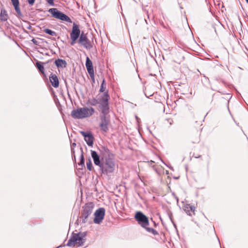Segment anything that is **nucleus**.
<instances>
[{"label":"nucleus","mask_w":248,"mask_h":248,"mask_svg":"<svg viewBox=\"0 0 248 248\" xmlns=\"http://www.w3.org/2000/svg\"><path fill=\"white\" fill-rule=\"evenodd\" d=\"M98 154L96 151L91 150V156L95 165L99 167L102 173L108 174L112 173L115 169V163L112 157L113 155L110 150L105 146L101 147Z\"/></svg>","instance_id":"1"},{"label":"nucleus","mask_w":248,"mask_h":248,"mask_svg":"<svg viewBox=\"0 0 248 248\" xmlns=\"http://www.w3.org/2000/svg\"><path fill=\"white\" fill-rule=\"evenodd\" d=\"M94 113V109L92 107L80 108L73 109L71 113L72 118L76 119H82L92 116Z\"/></svg>","instance_id":"2"},{"label":"nucleus","mask_w":248,"mask_h":248,"mask_svg":"<svg viewBox=\"0 0 248 248\" xmlns=\"http://www.w3.org/2000/svg\"><path fill=\"white\" fill-rule=\"evenodd\" d=\"M86 235L85 232L73 233L68 241L67 245L70 247L75 246L76 244H78V247L82 246L85 241Z\"/></svg>","instance_id":"3"},{"label":"nucleus","mask_w":248,"mask_h":248,"mask_svg":"<svg viewBox=\"0 0 248 248\" xmlns=\"http://www.w3.org/2000/svg\"><path fill=\"white\" fill-rule=\"evenodd\" d=\"M109 95L108 92H105L99 99V108L101 109V115H107L109 113Z\"/></svg>","instance_id":"4"},{"label":"nucleus","mask_w":248,"mask_h":248,"mask_svg":"<svg viewBox=\"0 0 248 248\" xmlns=\"http://www.w3.org/2000/svg\"><path fill=\"white\" fill-rule=\"evenodd\" d=\"M48 12L52 15L53 17L57 19L66 21L68 23L72 22L71 19L68 16L60 11H59L57 8H50L48 10Z\"/></svg>","instance_id":"5"},{"label":"nucleus","mask_w":248,"mask_h":248,"mask_svg":"<svg viewBox=\"0 0 248 248\" xmlns=\"http://www.w3.org/2000/svg\"><path fill=\"white\" fill-rule=\"evenodd\" d=\"M94 208V204L93 202H88L85 204L83 207V212L81 214L80 218L82 219V222L85 223L87 222V219L93 212Z\"/></svg>","instance_id":"6"},{"label":"nucleus","mask_w":248,"mask_h":248,"mask_svg":"<svg viewBox=\"0 0 248 248\" xmlns=\"http://www.w3.org/2000/svg\"><path fill=\"white\" fill-rule=\"evenodd\" d=\"M135 218L142 227H145L149 224L148 217L140 211L136 212Z\"/></svg>","instance_id":"7"},{"label":"nucleus","mask_w":248,"mask_h":248,"mask_svg":"<svg viewBox=\"0 0 248 248\" xmlns=\"http://www.w3.org/2000/svg\"><path fill=\"white\" fill-rule=\"evenodd\" d=\"M80 34V30L79 28V25L74 23L72 31L70 34L71 39V42L70 43L71 45L73 46L75 44L76 41L78 38H79Z\"/></svg>","instance_id":"8"},{"label":"nucleus","mask_w":248,"mask_h":248,"mask_svg":"<svg viewBox=\"0 0 248 248\" xmlns=\"http://www.w3.org/2000/svg\"><path fill=\"white\" fill-rule=\"evenodd\" d=\"M101 122L99 124L100 129L104 132H108L109 128L108 125L110 123V120L107 115H100Z\"/></svg>","instance_id":"9"},{"label":"nucleus","mask_w":248,"mask_h":248,"mask_svg":"<svg viewBox=\"0 0 248 248\" xmlns=\"http://www.w3.org/2000/svg\"><path fill=\"white\" fill-rule=\"evenodd\" d=\"M78 43L87 49H90L93 47L92 43L87 38L86 34L83 32L80 35Z\"/></svg>","instance_id":"10"},{"label":"nucleus","mask_w":248,"mask_h":248,"mask_svg":"<svg viewBox=\"0 0 248 248\" xmlns=\"http://www.w3.org/2000/svg\"><path fill=\"white\" fill-rule=\"evenodd\" d=\"M105 210L104 208H99L95 212L93 221L94 223L100 224L104 219Z\"/></svg>","instance_id":"11"},{"label":"nucleus","mask_w":248,"mask_h":248,"mask_svg":"<svg viewBox=\"0 0 248 248\" xmlns=\"http://www.w3.org/2000/svg\"><path fill=\"white\" fill-rule=\"evenodd\" d=\"M81 134L84 137V140L89 146H92L93 143L94 137L91 132H86L80 131Z\"/></svg>","instance_id":"12"},{"label":"nucleus","mask_w":248,"mask_h":248,"mask_svg":"<svg viewBox=\"0 0 248 248\" xmlns=\"http://www.w3.org/2000/svg\"><path fill=\"white\" fill-rule=\"evenodd\" d=\"M86 67L91 78H94V70L93 66V63L89 58L88 57L86 58Z\"/></svg>","instance_id":"13"},{"label":"nucleus","mask_w":248,"mask_h":248,"mask_svg":"<svg viewBox=\"0 0 248 248\" xmlns=\"http://www.w3.org/2000/svg\"><path fill=\"white\" fill-rule=\"evenodd\" d=\"M184 210L187 215L189 216L195 215V207L193 205L187 204L185 205Z\"/></svg>","instance_id":"14"},{"label":"nucleus","mask_w":248,"mask_h":248,"mask_svg":"<svg viewBox=\"0 0 248 248\" xmlns=\"http://www.w3.org/2000/svg\"><path fill=\"white\" fill-rule=\"evenodd\" d=\"M49 80L53 87H54V88H57L59 87V79L58 77L55 74H50L49 76Z\"/></svg>","instance_id":"15"},{"label":"nucleus","mask_w":248,"mask_h":248,"mask_svg":"<svg viewBox=\"0 0 248 248\" xmlns=\"http://www.w3.org/2000/svg\"><path fill=\"white\" fill-rule=\"evenodd\" d=\"M12 4L15 8L16 12L18 16H22V14L21 12L19 7V0H11Z\"/></svg>","instance_id":"16"},{"label":"nucleus","mask_w":248,"mask_h":248,"mask_svg":"<svg viewBox=\"0 0 248 248\" xmlns=\"http://www.w3.org/2000/svg\"><path fill=\"white\" fill-rule=\"evenodd\" d=\"M54 63L56 66L58 67L64 68L67 65L66 62L64 60L60 59L56 60Z\"/></svg>","instance_id":"17"},{"label":"nucleus","mask_w":248,"mask_h":248,"mask_svg":"<svg viewBox=\"0 0 248 248\" xmlns=\"http://www.w3.org/2000/svg\"><path fill=\"white\" fill-rule=\"evenodd\" d=\"M8 16L7 11L4 9L1 10L0 14V19L2 21H7L8 19Z\"/></svg>","instance_id":"18"},{"label":"nucleus","mask_w":248,"mask_h":248,"mask_svg":"<svg viewBox=\"0 0 248 248\" xmlns=\"http://www.w3.org/2000/svg\"><path fill=\"white\" fill-rule=\"evenodd\" d=\"M80 149L82 153L80 157V162L78 163V165L80 166V167L78 168L79 170L82 169L83 167H84V157L82 148H81Z\"/></svg>","instance_id":"19"},{"label":"nucleus","mask_w":248,"mask_h":248,"mask_svg":"<svg viewBox=\"0 0 248 248\" xmlns=\"http://www.w3.org/2000/svg\"><path fill=\"white\" fill-rule=\"evenodd\" d=\"M88 104L92 106H95L98 104H99V100L93 98L92 99L89 100Z\"/></svg>","instance_id":"20"},{"label":"nucleus","mask_w":248,"mask_h":248,"mask_svg":"<svg viewBox=\"0 0 248 248\" xmlns=\"http://www.w3.org/2000/svg\"><path fill=\"white\" fill-rule=\"evenodd\" d=\"M36 66L40 72H41L42 74L44 73V67L41 64V62H37L36 63Z\"/></svg>","instance_id":"21"},{"label":"nucleus","mask_w":248,"mask_h":248,"mask_svg":"<svg viewBox=\"0 0 248 248\" xmlns=\"http://www.w3.org/2000/svg\"><path fill=\"white\" fill-rule=\"evenodd\" d=\"M144 228H145L146 229V230L149 232H151L152 233H153L154 235H157L158 234V232L155 230V229H154L153 228H149V227H148L147 226L145 227H143Z\"/></svg>","instance_id":"22"},{"label":"nucleus","mask_w":248,"mask_h":248,"mask_svg":"<svg viewBox=\"0 0 248 248\" xmlns=\"http://www.w3.org/2000/svg\"><path fill=\"white\" fill-rule=\"evenodd\" d=\"M44 31L49 34V35H50L51 36H56L57 35V33L55 31H53L49 29H44Z\"/></svg>","instance_id":"23"},{"label":"nucleus","mask_w":248,"mask_h":248,"mask_svg":"<svg viewBox=\"0 0 248 248\" xmlns=\"http://www.w3.org/2000/svg\"><path fill=\"white\" fill-rule=\"evenodd\" d=\"M76 146V143L75 142H73L71 144V153H72V155H73V158L75 161H76V156L75 155L74 147H75Z\"/></svg>","instance_id":"24"},{"label":"nucleus","mask_w":248,"mask_h":248,"mask_svg":"<svg viewBox=\"0 0 248 248\" xmlns=\"http://www.w3.org/2000/svg\"><path fill=\"white\" fill-rule=\"evenodd\" d=\"M86 165L88 170H92L93 167L91 159H89V160L86 163Z\"/></svg>","instance_id":"25"},{"label":"nucleus","mask_w":248,"mask_h":248,"mask_svg":"<svg viewBox=\"0 0 248 248\" xmlns=\"http://www.w3.org/2000/svg\"><path fill=\"white\" fill-rule=\"evenodd\" d=\"M105 89H106V84L105 83V80H103L102 81V83L101 85V87H100L99 91L100 92H104L105 90Z\"/></svg>","instance_id":"26"},{"label":"nucleus","mask_w":248,"mask_h":248,"mask_svg":"<svg viewBox=\"0 0 248 248\" xmlns=\"http://www.w3.org/2000/svg\"><path fill=\"white\" fill-rule=\"evenodd\" d=\"M46 0L50 5L53 6L54 5V0Z\"/></svg>","instance_id":"27"},{"label":"nucleus","mask_w":248,"mask_h":248,"mask_svg":"<svg viewBox=\"0 0 248 248\" xmlns=\"http://www.w3.org/2000/svg\"><path fill=\"white\" fill-rule=\"evenodd\" d=\"M29 4L31 5H33L35 2V0H27Z\"/></svg>","instance_id":"28"},{"label":"nucleus","mask_w":248,"mask_h":248,"mask_svg":"<svg viewBox=\"0 0 248 248\" xmlns=\"http://www.w3.org/2000/svg\"><path fill=\"white\" fill-rule=\"evenodd\" d=\"M31 41L34 44L37 45H38V41L35 40V39H32Z\"/></svg>","instance_id":"29"},{"label":"nucleus","mask_w":248,"mask_h":248,"mask_svg":"<svg viewBox=\"0 0 248 248\" xmlns=\"http://www.w3.org/2000/svg\"><path fill=\"white\" fill-rule=\"evenodd\" d=\"M167 121L169 123V124L171 125L173 123V120L171 119H168Z\"/></svg>","instance_id":"30"},{"label":"nucleus","mask_w":248,"mask_h":248,"mask_svg":"<svg viewBox=\"0 0 248 248\" xmlns=\"http://www.w3.org/2000/svg\"><path fill=\"white\" fill-rule=\"evenodd\" d=\"M136 119L137 120V121H138V119H139L138 117L136 116Z\"/></svg>","instance_id":"31"},{"label":"nucleus","mask_w":248,"mask_h":248,"mask_svg":"<svg viewBox=\"0 0 248 248\" xmlns=\"http://www.w3.org/2000/svg\"><path fill=\"white\" fill-rule=\"evenodd\" d=\"M200 157V156H199L198 157L195 156V158H198V157Z\"/></svg>","instance_id":"32"},{"label":"nucleus","mask_w":248,"mask_h":248,"mask_svg":"<svg viewBox=\"0 0 248 248\" xmlns=\"http://www.w3.org/2000/svg\"><path fill=\"white\" fill-rule=\"evenodd\" d=\"M246 1L248 3V0H246Z\"/></svg>","instance_id":"33"}]
</instances>
